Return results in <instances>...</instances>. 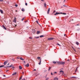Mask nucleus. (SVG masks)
<instances>
[{"mask_svg": "<svg viewBox=\"0 0 80 80\" xmlns=\"http://www.w3.org/2000/svg\"><path fill=\"white\" fill-rule=\"evenodd\" d=\"M41 59H40V62L38 63L39 65H40V64H41Z\"/></svg>", "mask_w": 80, "mask_h": 80, "instance_id": "obj_20", "label": "nucleus"}, {"mask_svg": "<svg viewBox=\"0 0 80 80\" xmlns=\"http://www.w3.org/2000/svg\"><path fill=\"white\" fill-rule=\"evenodd\" d=\"M54 73H57V72H55Z\"/></svg>", "mask_w": 80, "mask_h": 80, "instance_id": "obj_57", "label": "nucleus"}, {"mask_svg": "<svg viewBox=\"0 0 80 80\" xmlns=\"http://www.w3.org/2000/svg\"><path fill=\"white\" fill-rule=\"evenodd\" d=\"M24 63H25V61H24Z\"/></svg>", "mask_w": 80, "mask_h": 80, "instance_id": "obj_56", "label": "nucleus"}, {"mask_svg": "<svg viewBox=\"0 0 80 80\" xmlns=\"http://www.w3.org/2000/svg\"><path fill=\"white\" fill-rule=\"evenodd\" d=\"M48 78H47L45 80H48Z\"/></svg>", "mask_w": 80, "mask_h": 80, "instance_id": "obj_44", "label": "nucleus"}, {"mask_svg": "<svg viewBox=\"0 0 80 80\" xmlns=\"http://www.w3.org/2000/svg\"><path fill=\"white\" fill-rule=\"evenodd\" d=\"M56 11L55 10L53 12V13H55V12H56Z\"/></svg>", "mask_w": 80, "mask_h": 80, "instance_id": "obj_41", "label": "nucleus"}, {"mask_svg": "<svg viewBox=\"0 0 80 80\" xmlns=\"http://www.w3.org/2000/svg\"><path fill=\"white\" fill-rule=\"evenodd\" d=\"M51 75H53V73H52V72L51 73Z\"/></svg>", "mask_w": 80, "mask_h": 80, "instance_id": "obj_43", "label": "nucleus"}, {"mask_svg": "<svg viewBox=\"0 0 80 80\" xmlns=\"http://www.w3.org/2000/svg\"><path fill=\"white\" fill-rule=\"evenodd\" d=\"M35 38H39V37H38H38H35Z\"/></svg>", "mask_w": 80, "mask_h": 80, "instance_id": "obj_30", "label": "nucleus"}, {"mask_svg": "<svg viewBox=\"0 0 80 80\" xmlns=\"http://www.w3.org/2000/svg\"><path fill=\"white\" fill-rule=\"evenodd\" d=\"M36 22H37V23H38V21L37 20L36 21Z\"/></svg>", "mask_w": 80, "mask_h": 80, "instance_id": "obj_42", "label": "nucleus"}, {"mask_svg": "<svg viewBox=\"0 0 80 80\" xmlns=\"http://www.w3.org/2000/svg\"><path fill=\"white\" fill-rule=\"evenodd\" d=\"M52 62L53 63H54L55 64L56 63V62L55 61H53Z\"/></svg>", "mask_w": 80, "mask_h": 80, "instance_id": "obj_31", "label": "nucleus"}, {"mask_svg": "<svg viewBox=\"0 0 80 80\" xmlns=\"http://www.w3.org/2000/svg\"><path fill=\"white\" fill-rule=\"evenodd\" d=\"M15 27H17V24H16V25H15Z\"/></svg>", "mask_w": 80, "mask_h": 80, "instance_id": "obj_46", "label": "nucleus"}, {"mask_svg": "<svg viewBox=\"0 0 80 80\" xmlns=\"http://www.w3.org/2000/svg\"><path fill=\"white\" fill-rule=\"evenodd\" d=\"M24 74V72H22V74L23 75Z\"/></svg>", "mask_w": 80, "mask_h": 80, "instance_id": "obj_47", "label": "nucleus"}, {"mask_svg": "<svg viewBox=\"0 0 80 80\" xmlns=\"http://www.w3.org/2000/svg\"><path fill=\"white\" fill-rule=\"evenodd\" d=\"M50 8H49L48 9V10L47 11V13L48 14H49V12H50Z\"/></svg>", "mask_w": 80, "mask_h": 80, "instance_id": "obj_8", "label": "nucleus"}, {"mask_svg": "<svg viewBox=\"0 0 80 80\" xmlns=\"http://www.w3.org/2000/svg\"><path fill=\"white\" fill-rule=\"evenodd\" d=\"M4 67V65H2L0 66V68H2V67Z\"/></svg>", "mask_w": 80, "mask_h": 80, "instance_id": "obj_29", "label": "nucleus"}, {"mask_svg": "<svg viewBox=\"0 0 80 80\" xmlns=\"http://www.w3.org/2000/svg\"><path fill=\"white\" fill-rule=\"evenodd\" d=\"M21 10L22 11V12H24V11H25V9L23 8H22Z\"/></svg>", "mask_w": 80, "mask_h": 80, "instance_id": "obj_22", "label": "nucleus"}, {"mask_svg": "<svg viewBox=\"0 0 80 80\" xmlns=\"http://www.w3.org/2000/svg\"><path fill=\"white\" fill-rule=\"evenodd\" d=\"M77 78L75 77H71V78Z\"/></svg>", "mask_w": 80, "mask_h": 80, "instance_id": "obj_17", "label": "nucleus"}, {"mask_svg": "<svg viewBox=\"0 0 80 80\" xmlns=\"http://www.w3.org/2000/svg\"><path fill=\"white\" fill-rule=\"evenodd\" d=\"M3 0H0V2H3Z\"/></svg>", "mask_w": 80, "mask_h": 80, "instance_id": "obj_40", "label": "nucleus"}, {"mask_svg": "<svg viewBox=\"0 0 80 80\" xmlns=\"http://www.w3.org/2000/svg\"><path fill=\"white\" fill-rule=\"evenodd\" d=\"M6 76H5V75H3V77H5Z\"/></svg>", "mask_w": 80, "mask_h": 80, "instance_id": "obj_54", "label": "nucleus"}, {"mask_svg": "<svg viewBox=\"0 0 80 80\" xmlns=\"http://www.w3.org/2000/svg\"><path fill=\"white\" fill-rule=\"evenodd\" d=\"M63 6H64V7H66V6L65 5H63Z\"/></svg>", "mask_w": 80, "mask_h": 80, "instance_id": "obj_58", "label": "nucleus"}, {"mask_svg": "<svg viewBox=\"0 0 80 80\" xmlns=\"http://www.w3.org/2000/svg\"><path fill=\"white\" fill-rule=\"evenodd\" d=\"M46 5H47V4H46V2H45L44 3V6L45 7V8H46Z\"/></svg>", "mask_w": 80, "mask_h": 80, "instance_id": "obj_12", "label": "nucleus"}, {"mask_svg": "<svg viewBox=\"0 0 80 80\" xmlns=\"http://www.w3.org/2000/svg\"><path fill=\"white\" fill-rule=\"evenodd\" d=\"M78 26H79V24H78L77 25V26H78Z\"/></svg>", "mask_w": 80, "mask_h": 80, "instance_id": "obj_48", "label": "nucleus"}, {"mask_svg": "<svg viewBox=\"0 0 80 80\" xmlns=\"http://www.w3.org/2000/svg\"><path fill=\"white\" fill-rule=\"evenodd\" d=\"M22 80H25V79L24 78L22 79Z\"/></svg>", "mask_w": 80, "mask_h": 80, "instance_id": "obj_39", "label": "nucleus"}, {"mask_svg": "<svg viewBox=\"0 0 80 80\" xmlns=\"http://www.w3.org/2000/svg\"><path fill=\"white\" fill-rule=\"evenodd\" d=\"M76 44L77 45H79V43H78V42H77L76 43Z\"/></svg>", "mask_w": 80, "mask_h": 80, "instance_id": "obj_19", "label": "nucleus"}, {"mask_svg": "<svg viewBox=\"0 0 80 80\" xmlns=\"http://www.w3.org/2000/svg\"><path fill=\"white\" fill-rule=\"evenodd\" d=\"M36 69H34V71H36Z\"/></svg>", "mask_w": 80, "mask_h": 80, "instance_id": "obj_53", "label": "nucleus"}, {"mask_svg": "<svg viewBox=\"0 0 80 80\" xmlns=\"http://www.w3.org/2000/svg\"><path fill=\"white\" fill-rule=\"evenodd\" d=\"M58 14H60V13L59 12H57L54 14V15H58Z\"/></svg>", "mask_w": 80, "mask_h": 80, "instance_id": "obj_9", "label": "nucleus"}, {"mask_svg": "<svg viewBox=\"0 0 80 80\" xmlns=\"http://www.w3.org/2000/svg\"><path fill=\"white\" fill-rule=\"evenodd\" d=\"M72 20L73 21V19H72Z\"/></svg>", "mask_w": 80, "mask_h": 80, "instance_id": "obj_63", "label": "nucleus"}, {"mask_svg": "<svg viewBox=\"0 0 80 80\" xmlns=\"http://www.w3.org/2000/svg\"><path fill=\"white\" fill-rule=\"evenodd\" d=\"M73 48V51H74V52H76V50H75V49L73 48Z\"/></svg>", "mask_w": 80, "mask_h": 80, "instance_id": "obj_24", "label": "nucleus"}, {"mask_svg": "<svg viewBox=\"0 0 80 80\" xmlns=\"http://www.w3.org/2000/svg\"><path fill=\"white\" fill-rule=\"evenodd\" d=\"M42 2H43L44 1L43 0H41Z\"/></svg>", "mask_w": 80, "mask_h": 80, "instance_id": "obj_49", "label": "nucleus"}, {"mask_svg": "<svg viewBox=\"0 0 80 80\" xmlns=\"http://www.w3.org/2000/svg\"><path fill=\"white\" fill-rule=\"evenodd\" d=\"M13 65L12 64L11 66H10V67H13Z\"/></svg>", "mask_w": 80, "mask_h": 80, "instance_id": "obj_35", "label": "nucleus"}, {"mask_svg": "<svg viewBox=\"0 0 80 80\" xmlns=\"http://www.w3.org/2000/svg\"><path fill=\"white\" fill-rule=\"evenodd\" d=\"M66 36V34H65L64 35V36L65 37Z\"/></svg>", "mask_w": 80, "mask_h": 80, "instance_id": "obj_51", "label": "nucleus"}, {"mask_svg": "<svg viewBox=\"0 0 80 80\" xmlns=\"http://www.w3.org/2000/svg\"><path fill=\"white\" fill-rule=\"evenodd\" d=\"M20 59L21 60H24V59H23V58H20Z\"/></svg>", "mask_w": 80, "mask_h": 80, "instance_id": "obj_23", "label": "nucleus"}, {"mask_svg": "<svg viewBox=\"0 0 80 80\" xmlns=\"http://www.w3.org/2000/svg\"><path fill=\"white\" fill-rule=\"evenodd\" d=\"M15 7H18V5H15Z\"/></svg>", "mask_w": 80, "mask_h": 80, "instance_id": "obj_36", "label": "nucleus"}, {"mask_svg": "<svg viewBox=\"0 0 80 80\" xmlns=\"http://www.w3.org/2000/svg\"><path fill=\"white\" fill-rule=\"evenodd\" d=\"M25 5H26V6H27V5H28L27 3H25Z\"/></svg>", "mask_w": 80, "mask_h": 80, "instance_id": "obj_37", "label": "nucleus"}, {"mask_svg": "<svg viewBox=\"0 0 80 80\" xmlns=\"http://www.w3.org/2000/svg\"><path fill=\"white\" fill-rule=\"evenodd\" d=\"M57 63H58V65H60V64H61V62L60 61L58 62H57Z\"/></svg>", "mask_w": 80, "mask_h": 80, "instance_id": "obj_13", "label": "nucleus"}, {"mask_svg": "<svg viewBox=\"0 0 80 80\" xmlns=\"http://www.w3.org/2000/svg\"><path fill=\"white\" fill-rule=\"evenodd\" d=\"M60 72L62 74H63L64 72H63V71L62 70H61L60 71Z\"/></svg>", "mask_w": 80, "mask_h": 80, "instance_id": "obj_6", "label": "nucleus"}, {"mask_svg": "<svg viewBox=\"0 0 80 80\" xmlns=\"http://www.w3.org/2000/svg\"><path fill=\"white\" fill-rule=\"evenodd\" d=\"M7 62H8V61H6L4 62V65H6V64L7 63Z\"/></svg>", "mask_w": 80, "mask_h": 80, "instance_id": "obj_4", "label": "nucleus"}, {"mask_svg": "<svg viewBox=\"0 0 80 80\" xmlns=\"http://www.w3.org/2000/svg\"><path fill=\"white\" fill-rule=\"evenodd\" d=\"M9 70H8L6 71V72H8V71Z\"/></svg>", "mask_w": 80, "mask_h": 80, "instance_id": "obj_55", "label": "nucleus"}, {"mask_svg": "<svg viewBox=\"0 0 80 80\" xmlns=\"http://www.w3.org/2000/svg\"><path fill=\"white\" fill-rule=\"evenodd\" d=\"M26 67H29V64L28 63L27 64L25 65Z\"/></svg>", "mask_w": 80, "mask_h": 80, "instance_id": "obj_10", "label": "nucleus"}, {"mask_svg": "<svg viewBox=\"0 0 80 80\" xmlns=\"http://www.w3.org/2000/svg\"><path fill=\"white\" fill-rule=\"evenodd\" d=\"M22 76L21 77V78H19V80H21V79H22Z\"/></svg>", "mask_w": 80, "mask_h": 80, "instance_id": "obj_33", "label": "nucleus"}, {"mask_svg": "<svg viewBox=\"0 0 80 80\" xmlns=\"http://www.w3.org/2000/svg\"><path fill=\"white\" fill-rule=\"evenodd\" d=\"M64 2H65V0H64Z\"/></svg>", "mask_w": 80, "mask_h": 80, "instance_id": "obj_62", "label": "nucleus"}, {"mask_svg": "<svg viewBox=\"0 0 80 80\" xmlns=\"http://www.w3.org/2000/svg\"><path fill=\"white\" fill-rule=\"evenodd\" d=\"M19 70H22V67L21 66H19Z\"/></svg>", "mask_w": 80, "mask_h": 80, "instance_id": "obj_11", "label": "nucleus"}, {"mask_svg": "<svg viewBox=\"0 0 80 80\" xmlns=\"http://www.w3.org/2000/svg\"><path fill=\"white\" fill-rule=\"evenodd\" d=\"M48 40H53V38H49L48 39Z\"/></svg>", "mask_w": 80, "mask_h": 80, "instance_id": "obj_1", "label": "nucleus"}, {"mask_svg": "<svg viewBox=\"0 0 80 80\" xmlns=\"http://www.w3.org/2000/svg\"><path fill=\"white\" fill-rule=\"evenodd\" d=\"M13 22H14V23H16V22H17V20L16 19V18L15 17L14 18V19L13 21Z\"/></svg>", "mask_w": 80, "mask_h": 80, "instance_id": "obj_2", "label": "nucleus"}, {"mask_svg": "<svg viewBox=\"0 0 80 80\" xmlns=\"http://www.w3.org/2000/svg\"><path fill=\"white\" fill-rule=\"evenodd\" d=\"M10 67H11V66H7L6 67V68H10Z\"/></svg>", "mask_w": 80, "mask_h": 80, "instance_id": "obj_25", "label": "nucleus"}, {"mask_svg": "<svg viewBox=\"0 0 80 80\" xmlns=\"http://www.w3.org/2000/svg\"><path fill=\"white\" fill-rule=\"evenodd\" d=\"M43 37V35H41L39 36V37H40V38H41L42 37Z\"/></svg>", "mask_w": 80, "mask_h": 80, "instance_id": "obj_27", "label": "nucleus"}, {"mask_svg": "<svg viewBox=\"0 0 80 80\" xmlns=\"http://www.w3.org/2000/svg\"><path fill=\"white\" fill-rule=\"evenodd\" d=\"M37 58H38V60H40V57H38Z\"/></svg>", "mask_w": 80, "mask_h": 80, "instance_id": "obj_32", "label": "nucleus"}, {"mask_svg": "<svg viewBox=\"0 0 80 80\" xmlns=\"http://www.w3.org/2000/svg\"><path fill=\"white\" fill-rule=\"evenodd\" d=\"M9 65V63H8V65Z\"/></svg>", "mask_w": 80, "mask_h": 80, "instance_id": "obj_59", "label": "nucleus"}, {"mask_svg": "<svg viewBox=\"0 0 80 80\" xmlns=\"http://www.w3.org/2000/svg\"><path fill=\"white\" fill-rule=\"evenodd\" d=\"M40 33V31H37V34H38Z\"/></svg>", "mask_w": 80, "mask_h": 80, "instance_id": "obj_16", "label": "nucleus"}, {"mask_svg": "<svg viewBox=\"0 0 80 80\" xmlns=\"http://www.w3.org/2000/svg\"><path fill=\"white\" fill-rule=\"evenodd\" d=\"M14 68H15V67H12V68H13V69H14Z\"/></svg>", "mask_w": 80, "mask_h": 80, "instance_id": "obj_45", "label": "nucleus"}, {"mask_svg": "<svg viewBox=\"0 0 80 80\" xmlns=\"http://www.w3.org/2000/svg\"><path fill=\"white\" fill-rule=\"evenodd\" d=\"M16 12H17V10H16Z\"/></svg>", "mask_w": 80, "mask_h": 80, "instance_id": "obj_61", "label": "nucleus"}, {"mask_svg": "<svg viewBox=\"0 0 80 80\" xmlns=\"http://www.w3.org/2000/svg\"><path fill=\"white\" fill-rule=\"evenodd\" d=\"M61 65H64V64H65V62H61Z\"/></svg>", "mask_w": 80, "mask_h": 80, "instance_id": "obj_3", "label": "nucleus"}, {"mask_svg": "<svg viewBox=\"0 0 80 80\" xmlns=\"http://www.w3.org/2000/svg\"><path fill=\"white\" fill-rule=\"evenodd\" d=\"M58 79L57 78H54V80H58Z\"/></svg>", "mask_w": 80, "mask_h": 80, "instance_id": "obj_15", "label": "nucleus"}, {"mask_svg": "<svg viewBox=\"0 0 80 80\" xmlns=\"http://www.w3.org/2000/svg\"><path fill=\"white\" fill-rule=\"evenodd\" d=\"M17 72H15L14 73L12 74V75H17Z\"/></svg>", "mask_w": 80, "mask_h": 80, "instance_id": "obj_14", "label": "nucleus"}, {"mask_svg": "<svg viewBox=\"0 0 80 80\" xmlns=\"http://www.w3.org/2000/svg\"><path fill=\"white\" fill-rule=\"evenodd\" d=\"M0 12L2 14H3V10L0 9Z\"/></svg>", "mask_w": 80, "mask_h": 80, "instance_id": "obj_18", "label": "nucleus"}, {"mask_svg": "<svg viewBox=\"0 0 80 80\" xmlns=\"http://www.w3.org/2000/svg\"><path fill=\"white\" fill-rule=\"evenodd\" d=\"M69 60H70L69 59L68 60V61H69Z\"/></svg>", "mask_w": 80, "mask_h": 80, "instance_id": "obj_64", "label": "nucleus"}, {"mask_svg": "<svg viewBox=\"0 0 80 80\" xmlns=\"http://www.w3.org/2000/svg\"><path fill=\"white\" fill-rule=\"evenodd\" d=\"M29 38L32 39V38H31V37H29Z\"/></svg>", "mask_w": 80, "mask_h": 80, "instance_id": "obj_52", "label": "nucleus"}, {"mask_svg": "<svg viewBox=\"0 0 80 80\" xmlns=\"http://www.w3.org/2000/svg\"><path fill=\"white\" fill-rule=\"evenodd\" d=\"M25 17L23 18H22V20H21L22 21H23V20H24V19H25Z\"/></svg>", "mask_w": 80, "mask_h": 80, "instance_id": "obj_28", "label": "nucleus"}, {"mask_svg": "<svg viewBox=\"0 0 80 80\" xmlns=\"http://www.w3.org/2000/svg\"><path fill=\"white\" fill-rule=\"evenodd\" d=\"M32 32L33 33H35V29H32Z\"/></svg>", "mask_w": 80, "mask_h": 80, "instance_id": "obj_5", "label": "nucleus"}, {"mask_svg": "<svg viewBox=\"0 0 80 80\" xmlns=\"http://www.w3.org/2000/svg\"><path fill=\"white\" fill-rule=\"evenodd\" d=\"M77 69H78V67H77V68H76V69L75 72H76V71H77Z\"/></svg>", "mask_w": 80, "mask_h": 80, "instance_id": "obj_34", "label": "nucleus"}, {"mask_svg": "<svg viewBox=\"0 0 80 80\" xmlns=\"http://www.w3.org/2000/svg\"><path fill=\"white\" fill-rule=\"evenodd\" d=\"M51 68H52V67H49V68L48 70L49 71H50V69H51Z\"/></svg>", "mask_w": 80, "mask_h": 80, "instance_id": "obj_26", "label": "nucleus"}, {"mask_svg": "<svg viewBox=\"0 0 80 80\" xmlns=\"http://www.w3.org/2000/svg\"><path fill=\"white\" fill-rule=\"evenodd\" d=\"M57 45H59V46H61L58 43H57Z\"/></svg>", "mask_w": 80, "mask_h": 80, "instance_id": "obj_38", "label": "nucleus"}, {"mask_svg": "<svg viewBox=\"0 0 80 80\" xmlns=\"http://www.w3.org/2000/svg\"><path fill=\"white\" fill-rule=\"evenodd\" d=\"M18 58V59H20V58H18H18Z\"/></svg>", "mask_w": 80, "mask_h": 80, "instance_id": "obj_50", "label": "nucleus"}, {"mask_svg": "<svg viewBox=\"0 0 80 80\" xmlns=\"http://www.w3.org/2000/svg\"><path fill=\"white\" fill-rule=\"evenodd\" d=\"M59 14H62V15H67V13L62 12H59Z\"/></svg>", "mask_w": 80, "mask_h": 80, "instance_id": "obj_7", "label": "nucleus"}, {"mask_svg": "<svg viewBox=\"0 0 80 80\" xmlns=\"http://www.w3.org/2000/svg\"><path fill=\"white\" fill-rule=\"evenodd\" d=\"M13 61H15V59H13Z\"/></svg>", "mask_w": 80, "mask_h": 80, "instance_id": "obj_60", "label": "nucleus"}, {"mask_svg": "<svg viewBox=\"0 0 80 80\" xmlns=\"http://www.w3.org/2000/svg\"><path fill=\"white\" fill-rule=\"evenodd\" d=\"M2 27H3V28H4L5 30H7V29H6V28L5 27V26H4V25L2 26Z\"/></svg>", "mask_w": 80, "mask_h": 80, "instance_id": "obj_21", "label": "nucleus"}]
</instances>
